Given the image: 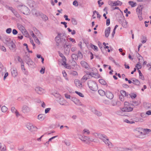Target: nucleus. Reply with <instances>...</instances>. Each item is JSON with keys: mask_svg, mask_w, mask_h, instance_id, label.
<instances>
[{"mask_svg": "<svg viewBox=\"0 0 151 151\" xmlns=\"http://www.w3.org/2000/svg\"><path fill=\"white\" fill-rule=\"evenodd\" d=\"M92 134L96 138H99L103 142L109 141V140L108 137L106 135L99 133H93Z\"/></svg>", "mask_w": 151, "mask_h": 151, "instance_id": "obj_1", "label": "nucleus"}, {"mask_svg": "<svg viewBox=\"0 0 151 151\" xmlns=\"http://www.w3.org/2000/svg\"><path fill=\"white\" fill-rule=\"evenodd\" d=\"M88 85L90 89L93 91H96L98 89V86L96 83L91 80H89Z\"/></svg>", "mask_w": 151, "mask_h": 151, "instance_id": "obj_2", "label": "nucleus"}, {"mask_svg": "<svg viewBox=\"0 0 151 151\" xmlns=\"http://www.w3.org/2000/svg\"><path fill=\"white\" fill-rule=\"evenodd\" d=\"M18 8L24 14L27 15L30 13V10L28 8L24 5H19Z\"/></svg>", "mask_w": 151, "mask_h": 151, "instance_id": "obj_3", "label": "nucleus"}, {"mask_svg": "<svg viewBox=\"0 0 151 151\" xmlns=\"http://www.w3.org/2000/svg\"><path fill=\"white\" fill-rule=\"evenodd\" d=\"M142 130L141 128H137L134 131L136 136L141 138H143L145 137V134H143L142 132Z\"/></svg>", "mask_w": 151, "mask_h": 151, "instance_id": "obj_4", "label": "nucleus"}, {"mask_svg": "<svg viewBox=\"0 0 151 151\" xmlns=\"http://www.w3.org/2000/svg\"><path fill=\"white\" fill-rule=\"evenodd\" d=\"M121 111L118 112L119 114V115H123L122 114V112H129L132 111L133 110V108L132 107H127L124 106V107L121 109Z\"/></svg>", "mask_w": 151, "mask_h": 151, "instance_id": "obj_5", "label": "nucleus"}, {"mask_svg": "<svg viewBox=\"0 0 151 151\" xmlns=\"http://www.w3.org/2000/svg\"><path fill=\"white\" fill-rule=\"evenodd\" d=\"M108 4L111 6H121L122 4V2L118 0L114 2L111 1H108Z\"/></svg>", "mask_w": 151, "mask_h": 151, "instance_id": "obj_6", "label": "nucleus"}, {"mask_svg": "<svg viewBox=\"0 0 151 151\" xmlns=\"http://www.w3.org/2000/svg\"><path fill=\"white\" fill-rule=\"evenodd\" d=\"M30 111V108L28 106L24 105L22 108V111L24 114H27Z\"/></svg>", "mask_w": 151, "mask_h": 151, "instance_id": "obj_7", "label": "nucleus"}, {"mask_svg": "<svg viewBox=\"0 0 151 151\" xmlns=\"http://www.w3.org/2000/svg\"><path fill=\"white\" fill-rule=\"evenodd\" d=\"M27 127L29 130L32 132L36 131L37 129L36 127H35L31 124H27Z\"/></svg>", "mask_w": 151, "mask_h": 151, "instance_id": "obj_8", "label": "nucleus"}, {"mask_svg": "<svg viewBox=\"0 0 151 151\" xmlns=\"http://www.w3.org/2000/svg\"><path fill=\"white\" fill-rule=\"evenodd\" d=\"M143 9L142 5L138 6L136 9V11L138 15H142V11Z\"/></svg>", "mask_w": 151, "mask_h": 151, "instance_id": "obj_9", "label": "nucleus"}, {"mask_svg": "<svg viewBox=\"0 0 151 151\" xmlns=\"http://www.w3.org/2000/svg\"><path fill=\"white\" fill-rule=\"evenodd\" d=\"M71 100L74 103L77 105L79 106H81L82 104L79 100L77 99L76 98L71 97Z\"/></svg>", "mask_w": 151, "mask_h": 151, "instance_id": "obj_10", "label": "nucleus"}, {"mask_svg": "<svg viewBox=\"0 0 151 151\" xmlns=\"http://www.w3.org/2000/svg\"><path fill=\"white\" fill-rule=\"evenodd\" d=\"M27 57L25 58V60L26 62V63L28 65H32L33 64V62L32 60L29 57V55H27Z\"/></svg>", "mask_w": 151, "mask_h": 151, "instance_id": "obj_11", "label": "nucleus"}, {"mask_svg": "<svg viewBox=\"0 0 151 151\" xmlns=\"http://www.w3.org/2000/svg\"><path fill=\"white\" fill-rule=\"evenodd\" d=\"M86 73L88 75L96 78H99L100 77V76L98 73H95L93 72H90L88 71H86Z\"/></svg>", "mask_w": 151, "mask_h": 151, "instance_id": "obj_12", "label": "nucleus"}, {"mask_svg": "<svg viewBox=\"0 0 151 151\" xmlns=\"http://www.w3.org/2000/svg\"><path fill=\"white\" fill-rule=\"evenodd\" d=\"M91 110L93 113L99 116H100L102 115V114L101 112L97 111L94 108H92Z\"/></svg>", "mask_w": 151, "mask_h": 151, "instance_id": "obj_13", "label": "nucleus"}, {"mask_svg": "<svg viewBox=\"0 0 151 151\" xmlns=\"http://www.w3.org/2000/svg\"><path fill=\"white\" fill-rule=\"evenodd\" d=\"M80 63L81 65L83 67L85 68L87 70H89L90 68V67L86 62L84 61H81Z\"/></svg>", "mask_w": 151, "mask_h": 151, "instance_id": "obj_14", "label": "nucleus"}, {"mask_svg": "<svg viewBox=\"0 0 151 151\" xmlns=\"http://www.w3.org/2000/svg\"><path fill=\"white\" fill-rule=\"evenodd\" d=\"M105 95L108 98L110 99H112L114 97L113 94L109 91H106Z\"/></svg>", "mask_w": 151, "mask_h": 151, "instance_id": "obj_15", "label": "nucleus"}, {"mask_svg": "<svg viewBox=\"0 0 151 151\" xmlns=\"http://www.w3.org/2000/svg\"><path fill=\"white\" fill-rule=\"evenodd\" d=\"M119 22L125 28L127 27L128 23L124 19L120 20Z\"/></svg>", "mask_w": 151, "mask_h": 151, "instance_id": "obj_16", "label": "nucleus"}, {"mask_svg": "<svg viewBox=\"0 0 151 151\" xmlns=\"http://www.w3.org/2000/svg\"><path fill=\"white\" fill-rule=\"evenodd\" d=\"M35 90L37 93L40 94H42L44 91V90L40 87H36Z\"/></svg>", "mask_w": 151, "mask_h": 151, "instance_id": "obj_17", "label": "nucleus"}, {"mask_svg": "<svg viewBox=\"0 0 151 151\" xmlns=\"http://www.w3.org/2000/svg\"><path fill=\"white\" fill-rule=\"evenodd\" d=\"M7 45L9 47V49L11 50H13L16 47V45L12 40L10 41V42Z\"/></svg>", "mask_w": 151, "mask_h": 151, "instance_id": "obj_18", "label": "nucleus"}, {"mask_svg": "<svg viewBox=\"0 0 151 151\" xmlns=\"http://www.w3.org/2000/svg\"><path fill=\"white\" fill-rule=\"evenodd\" d=\"M12 40L11 39L8 37L4 38V39H2V41L3 42L7 45L10 42V41Z\"/></svg>", "mask_w": 151, "mask_h": 151, "instance_id": "obj_19", "label": "nucleus"}, {"mask_svg": "<svg viewBox=\"0 0 151 151\" xmlns=\"http://www.w3.org/2000/svg\"><path fill=\"white\" fill-rule=\"evenodd\" d=\"M111 28L110 27H108L105 30V36L106 37H108L110 32Z\"/></svg>", "mask_w": 151, "mask_h": 151, "instance_id": "obj_20", "label": "nucleus"}, {"mask_svg": "<svg viewBox=\"0 0 151 151\" xmlns=\"http://www.w3.org/2000/svg\"><path fill=\"white\" fill-rule=\"evenodd\" d=\"M12 76L14 77L17 76L18 75V73L17 69L16 68H14L11 71Z\"/></svg>", "mask_w": 151, "mask_h": 151, "instance_id": "obj_21", "label": "nucleus"}, {"mask_svg": "<svg viewBox=\"0 0 151 151\" xmlns=\"http://www.w3.org/2000/svg\"><path fill=\"white\" fill-rule=\"evenodd\" d=\"M120 93L121 95L123 96L124 97H127V98L129 96H130V94H128V93H127L124 90H121L120 91Z\"/></svg>", "mask_w": 151, "mask_h": 151, "instance_id": "obj_22", "label": "nucleus"}, {"mask_svg": "<svg viewBox=\"0 0 151 151\" xmlns=\"http://www.w3.org/2000/svg\"><path fill=\"white\" fill-rule=\"evenodd\" d=\"M11 110L12 113H15L17 117H18L19 116L20 114H19V112H18L17 110L14 107H11Z\"/></svg>", "mask_w": 151, "mask_h": 151, "instance_id": "obj_23", "label": "nucleus"}, {"mask_svg": "<svg viewBox=\"0 0 151 151\" xmlns=\"http://www.w3.org/2000/svg\"><path fill=\"white\" fill-rule=\"evenodd\" d=\"M131 80L132 81V83L135 85L137 86H139L140 84L139 81L137 79H136L135 78H133L131 79Z\"/></svg>", "mask_w": 151, "mask_h": 151, "instance_id": "obj_24", "label": "nucleus"}, {"mask_svg": "<svg viewBox=\"0 0 151 151\" xmlns=\"http://www.w3.org/2000/svg\"><path fill=\"white\" fill-rule=\"evenodd\" d=\"M41 14V18L45 22L48 19V17L46 15L42 13Z\"/></svg>", "mask_w": 151, "mask_h": 151, "instance_id": "obj_25", "label": "nucleus"}, {"mask_svg": "<svg viewBox=\"0 0 151 151\" xmlns=\"http://www.w3.org/2000/svg\"><path fill=\"white\" fill-rule=\"evenodd\" d=\"M32 12L34 14H35L37 17L41 16V14L42 13L39 11H37L35 10H33Z\"/></svg>", "mask_w": 151, "mask_h": 151, "instance_id": "obj_26", "label": "nucleus"}, {"mask_svg": "<svg viewBox=\"0 0 151 151\" xmlns=\"http://www.w3.org/2000/svg\"><path fill=\"white\" fill-rule=\"evenodd\" d=\"M81 141H83V142H86V140H89L90 137H88L84 136V137L82 136H81L80 138Z\"/></svg>", "mask_w": 151, "mask_h": 151, "instance_id": "obj_27", "label": "nucleus"}, {"mask_svg": "<svg viewBox=\"0 0 151 151\" xmlns=\"http://www.w3.org/2000/svg\"><path fill=\"white\" fill-rule=\"evenodd\" d=\"M11 11L17 17L19 18L20 17L19 14L18 12L14 9H13Z\"/></svg>", "mask_w": 151, "mask_h": 151, "instance_id": "obj_28", "label": "nucleus"}, {"mask_svg": "<svg viewBox=\"0 0 151 151\" xmlns=\"http://www.w3.org/2000/svg\"><path fill=\"white\" fill-rule=\"evenodd\" d=\"M90 46L91 47V48L92 49H93L94 51H98V47H97L95 45H93L92 43L90 44Z\"/></svg>", "mask_w": 151, "mask_h": 151, "instance_id": "obj_29", "label": "nucleus"}, {"mask_svg": "<svg viewBox=\"0 0 151 151\" xmlns=\"http://www.w3.org/2000/svg\"><path fill=\"white\" fill-rule=\"evenodd\" d=\"M45 118V115L42 114H40L38 116V119L40 121L43 120Z\"/></svg>", "mask_w": 151, "mask_h": 151, "instance_id": "obj_30", "label": "nucleus"}, {"mask_svg": "<svg viewBox=\"0 0 151 151\" xmlns=\"http://www.w3.org/2000/svg\"><path fill=\"white\" fill-rule=\"evenodd\" d=\"M128 3L132 7H134L137 5V3L133 1H129Z\"/></svg>", "mask_w": 151, "mask_h": 151, "instance_id": "obj_31", "label": "nucleus"}, {"mask_svg": "<svg viewBox=\"0 0 151 151\" xmlns=\"http://www.w3.org/2000/svg\"><path fill=\"white\" fill-rule=\"evenodd\" d=\"M71 57L73 60H77L78 59V55L75 54H72Z\"/></svg>", "mask_w": 151, "mask_h": 151, "instance_id": "obj_32", "label": "nucleus"}, {"mask_svg": "<svg viewBox=\"0 0 151 151\" xmlns=\"http://www.w3.org/2000/svg\"><path fill=\"white\" fill-rule=\"evenodd\" d=\"M87 74V75L84 76L82 78L81 81L83 82H85L88 79V77L89 76Z\"/></svg>", "mask_w": 151, "mask_h": 151, "instance_id": "obj_33", "label": "nucleus"}, {"mask_svg": "<svg viewBox=\"0 0 151 151\" xmlns=\"http://www.w3.org/2000/svg\"><path fill=\"white\" fill-rule=\"evenodd\" d=\"M99 94L101 96H104L106 94V92L102 90H99L98 91Z\"/></svg>", "mask_w": 151, "mask_h": 151, "instance_id": "obj_34", "label": "nucleus"}, {"mask_svg": "<svg viewBox=\"0 0 151 151\" xmlns=\"http://www.w3.org/2000/svg\"><path fill=\"white\" fill-rule=\"evenodd\" d=\"M60 42L62 43V45L64 44L67 43V40L65 38L63 37V38H61L60 39Z\"/></svg>", "mask_w": 151, "mask_h": 151, "instance_id": "obj_35", "label": "nucleus"}, {"mask_svg": "<svg viewBox=\"0 0 151 151\" xmlns=\"http://www.w3.org/2000/svg\"><path fill=\"white\" fill-rule=\"evenodd\" d=\"M99 83L102 85H105L106 84V82L103 79H100L99 80Z\"/></svg>", "mask_w": 151, "mask_h": 151, "instance_id": "obj_36", "label": "nucleus"}, {"mask_svg": "<svg viewBox=\"0 0 151 151\" xmlns=\"http://www.w3.org/2000/svg\"><path fill=\"white\" fill-rule=\"evenodd\" d=\"M138 71L139 73V78L141 79L142 80H144V77L142 75L140 70L139 69H138Z\"/></svg>", "mask_w": 151, "mask_h": 151, "instance_id": "obj_37", "label": "nucleus"}, {"mask_svg": "<svg viewBox=\"0 0 151 151\" xmlns=\"http://www.w3.org/2000/svg\"><path fill=\"white\" fill-rule=\"evenodd\" d=\"M75 83L76 84V86L77 87L81 86L82 84L81 83H80V82L78 81H75Z\"/></svg>", "mask_w": 151, "mask_h": 151, "instance_id": "obj_38", "label": "nucleus"}, {"mask_svg": "<svg viewBox=\"0 0 151 151\" xmlns=\"http://www.w3.org/2000/svg\"><path fill=\"white\" fill-rule=\"evenodd\" d=\"M20 30H21L22 32L23 31H24L25 30V28L22 25H19L18 26Z\"/></svg>", "mask_w": 151, "mask_h": 151, "instance_id": "obj_39", "label": "nucleus"}, {"mask_svg": "<svg viewBox=\"0 0 151 151\" xmlns=\"http://www.w3.org/2000/svg\"><path fill=\"white\" fill-rule=\"evenodd\" d=\"M151 105V104L149 103H146L145 104L144 106L147 109H149Z\"/></svg>", "mask_w": 151, "mask_h": 151, "instance_id": "obj_40", "label": "nucleus"}, {"mask_svg": "<svg viewBox=\"0 0 151 151\" xmlns=\"http://www.w3.org/2000/svg\"><path fill=\"white\" fill-rule=\"evenodd\" d=\"M58 35L60 36V39L61 38H63V37L65 38V34L63 33H58Z\"/></svg>", "mask_w": 151, "mask_h": 151, "instance_id": "obj_41", "label": "nucleus"}, {"mask_svg": "<svg viewBox=\"0 0 151 151\" xmlns=\"http://www.w3.org/2000/svg\"><path fill=\"white\" fill-rule=\"evenodd\" d=\"M7 108L4 106H2L1 109L2 111L3 112H6L7 111Z\"/></svg>", "mask_w": 151, "mask_h": 151, "instance_id": "obj_42", "label": "nucleus"}, {"mask_svg": "<svg viewBox=\"0 0 151 151\" xmlns=\"http://www.w3.org/2000/svg\"><path fill=\"white\" fill-rule=\"evenodd\" d=\"M106 145H107L109 148H111L112 145L111 142H104Z\"/></svg>", "mask_w": 151, "mask_h": 151, "instance_id": "obj_43", "label": "nucleus"}, {"mask_svg": "<svg viewBox=\"0 0 151 151\" xmlns=\"http://www.w3.org/2000/svg\"><path fill=\"white\" fill-rule=\"evenodd\" d=\"M22 34L24 35L26 37H28L29 36V34L25 30L24 31H23L22 32Z\"/></svg>", "mask_w": 151, "mask_h": 151, "instance_id": "obj_44", "label": "nucleus"}, {"mask_svg": "<svg viewBox=\"0 0 151 151\" xmlns=\"http://www.w3.org/2000/svg\"><path fill=\"white\" fill-rule=\"evenodd\" d=\"M78 58H83V56L82 53L81 52V51L79 50L78 51Z\"/></svg>", "mask_w": 151, "mask_h": 151, "instance_id": "obj_45", "label": "nucleus"}, {"mask_svg": "<svg viewBox=\"0 0 151 151\" xmlns=\"http://www.w3.org/2000/svg\"><path fill=\"white\" fill-rule=\"evenodd\" d=\"M111 104L112 106H115L117 104V102L114 100H112L111 101Z\"/></svg>", "mask_w": 151, "mask_h": 151, "instance_id": "obj_46", "label": "nucleus"}, {"mask_svg": "<svg viewBox=\"0 0 151 151\" xmlns=\"http://www.w3.org/2000/svg\"><path fill=\"white\" fill-rule=\"evenodd\" d=\"M141 64L140 63V62H138L137 64L136 67H137V70H139V69L141 68L142 66L141 65Z\"/></svg>", "mask_w": 151, "mask_h": 151, "instance_id": "obj_47", "label": "nucleus"}, {"mask_svg": "<svg viewBox=\"0 0 151 151\" xmlns=\"http://www.w3.org/2000/svg\"><path fill=\"white\" fill-rule=\"evenodd\" d=\"M83 133H86L88 135H89L90 134V132L89 131V130L87 129H84L83 130Z\"/></svg>", "mask_w": 151, "mask_h": 151, "instance_id": "obj_48", "label": "nucleus"}, {"mask_svg": "<svg viewBox=\"0 0 151 151\" xmlns=\"http://www.w3.org/2000/svg\"><path fill=\"white\" fill-rule=\"evenodd\" d=\"M75 93H76L80 97H84V96L83 94L81 92H78V91H75Z\"/></svg>", "mask_w": 151, "mask_h": 151, "instance_id": "obj_49", "label": "nucleus"}, {"mask_svg": "<svg viewBox=\"0 0 151 151\" xmlns=\"http://www.w3.org/2000/svg\"><path fill=\"white\" fill-rule=\"evenodd\" d=\"M137 96V95L135 94L132 93V95H130V96H129L128 97H130L132 99H134Z\"/></svg>", "mask_w": 151, "mask_h": 151, "instance_id": "obj_50", "label": "nucleus"}, {"mask_svg": "<svg viewBox=\"0 0 151 151\" xmlns=\"http://www.w3.org/2000/svg\"><path fill=\"white\" fill-rule=\"evenodd\" d=\"M12 31V29L11 28H8L6 30V32L7 33L9 34Z\"/></svg>", "mask_w": 151, "mask_h": 151, "instance_id": "obj_51", "label": "nucleus"}, {"mask_svg": "<svg viewBox=\"0 0 151 151\" xmlns=\"http://www.w3.org/2000/svg\"><path fill=\"white\" fill-rule=\"evenodd\" d=\"M103 103L106 105H109L110 103L109 101L107 100H104L103 101Z\"/></svg>", "mask_w": 151, "mask_h": 151, "instance_id": "obj_52", "label": "nucleus"}, {"mask_svg": "<svg viewBox=\"0 0 151 151\" xmlns=\"http://www.w3.org/2000/svg\"><path fill=\"white\" fill-rule=\"evenodd\" d=\"M76 60H73L71 62V65L73 66H75L76 64L77 63L75 61Z\"/></svg>", "mask_w": 151, "mask_h": 151, "instance_id": "obj_53", "label": "nucleus"}, {"mask_svg": "<svg viewBox=\"0 0 151 151\" xmlns=\"http://www.w3.org/2000/svg\"><path fill=\"white\" fill-rule=\"evenodd\" d=\"M5 7L7 9H8L11 11L13 9V8L12 7H10L8 5H6L5 6Z\"/></svg>", "mask_w": 151, "mask_h": 151, "instance_id": "obj_54", "label": "nucleus"}, {"mask_svg": "<svg viewBox=\"0 0 151 151\" xmlns=\"http://www.w3.org/2000/svg\"><path fill=\"white\" fill-rule=\"evenodd\" d=\"M72 24L73 25H76L77 24V22L75 19H73L72 20Z\"/></svg>", "mask_w": 151, "mask_h": 151, "instance_id": "obj_55", "label": "nucleus"}, {"mask_svg": "<svg viewBox=\"0 0 151 151\" xmlns=\"http://www.w3.org/2000/svg\"><path fill=\"white\" fill-rule=\"evenodd\" d=\"M124 96L121 95L119 96V99L120 100L122 101H123L124 100Z\"/></svg>", "mask_w": 151, "mask_h": 151, "instance_id": "obj_56", "label": "nucleus"}, {"mask_svg": "<svg viewBox=\"0 0 151 151\" xmlns=\"http://www.w3.org/2000/svg\"><path fill=\"white\" fill-rule=\"evenodd\" d=\"M110 24V19L109 18H108L107 19L106 21V25L107 26H108Z\"/></svg>", "mask_w": 151, "mask_h": 151, "instance_id": "obj_57", "label": "nucleus"}, {"mask_svg": "<svg viewBox=\"0 0 151 151\" xmlns=\"http://www.w3.org/2000/svg\"><path fill=\"white\" fill-rule=\"evenodd\" d=\"M138 59L139 61L138 62H140V64H141L143 61H144L143 58L142 56H140V58H139Z\"/></svg>", "mask_w": 151, "mask_h": 151, "instance_id": "obj_58", "label": "nucleus"}, {"mask_svg": "<svg viewBox=\"0 0 151 151\" xmlns=\"http://www.w3.org/2000/svg\"><path fill=\"white\" fill-rule=\"evenodd\" d=\"M73 5L75 6H78V4L77 1L76 0L74 1L73 2Z\"/></svg>", "mask_w": 151, "mask_h": 151, "instance_id": "obj_59", "label": "nucleus"}, {"mask_svg": "<svg viewBox=\"0 0 151 151\" xmlns=\"http://www.w3.org/2000/svg\"><path fill=\"white\" fill-rule=\"evenodd\" d=\"M6 150V147L4 145H3V147H2L0 151H5Z\"/></svg>", "mask_w": 151, "mask_h": 151, "instance_id": "obj_60", "label": "nucleus"}, {"mask_svg": "<svg viewBox=\"0 0 151 151\" xmlns=\"http://www.w3.org/2000/svg\"><path fill=\"white\" fill-rule=\"evenodd\" d=\"M147 134L148 133L150 132H151V130L150 129H144V131Z\"/></svg>", "mask_w": 151, "mask_h": 151, "instance_id": "obj_61", "label": "nucleus"}, {"mask_svg": "<svg viewBox=\"0 0 151 151\" xmlns=\"http://www.w3.org/2000/svg\"><path fill=\"white\" fill-rule=\"evenodd\" d=\"M65 98L67 99H71V98L70 96V95L65 93Z\"/></svg>", "mask_w": 151, "mask_h": 151, "instance_id": "obj_62", "label": "nucleus"}, {"mask_svg": "<svg viewBox=\"0 0 151 151\" xmlns=\"http://www.w3.org/2000/svg\"><path fill=\"white\" fill-rule=\"evenodd\" d=\"M18 33L17 31L15 29H14L12 30V33L14 35H16Z\"/></svg>", "mask_w": 151, "mask_h": 151, "instance_id": "obj_63", "label": "nucleus"}, {"mask_svg": "<svg viewBox=\"0 0 151 151\" xmlns=\"http://www.w3.org/2000/svg\"><path fill=\"white\" fill-rule=\"evenodd\" d=\"M132 104L133 105L137 106L139 105V103L137 101H133Z\"/></svg>", "mask_w": 151, "mask_h": 151, "instance_id": "obj_64", "label": "nucleus"}]
</instances>
